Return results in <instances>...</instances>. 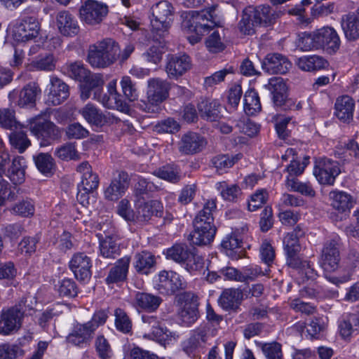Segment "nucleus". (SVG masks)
Wrapping results in <instances>:
<instances>
[{
	"label": "nucleus",
	"mask_w": 359,
	"mask_h": 359,
	"mask_svg": "<svg viewBox=\"0 0 359 359\" xmlns=\"http://www.w3.org/2000/svg\"><path fill=\"white\" fill-rule=\"evenodd\" d=\"M217 5H212L201 11H191L186 13L182 28L187 32L190 43L200 42L201 36L215 27H220L222 21L215 13Z\"/></svg>",
	"instance_id": "1"
},
{
	"label": "nucleus",
	"mask_w": 359,
	"mask_h": 359,
	"mask_svg": "<svg viewBox=\"0 0 359 359\" xmlns=\"http://www.w3.org/2000/svg\"><path fill=\"white\" fill-rule=\"evenodd\" d=\"M217 209L216 199L208 200L194 220V231L190 233L188 240L193 245H206L214 239L216 228L213 225V212Z\"/></svg>",
	"instance_id": "2"
},
{
	"label": "nucleus",
	"mask_w": 359,
	"mask_h": 359,
	"mask_svg": "<svg viewBox=\"0 0 359 359\" xmlns=\"http://www.w3.org/2000/svg\"><path fill=\"white\" fill-rule=\"evenodd\" d=\"M151 38L154 43H166L173 21L174 8L168 1H161L151 7Z\"/></svg>",
	"instance_id": "3"
},
{
	"label": "nucleus",
	"mask_w": 359,
	"mask_h": 359,
	"mask_svg": "<svg viewBox=\"0 0 359 359\" xmlns=\"http://www.w3.org/2000/svg\"><path fill=\"white\" fill-rule=\"evenodd\" d=\"M133 46H93L88 55V61L94 67L104 68L116 60L124 61L133 52Z\"/></svg>",
	"instance_id": "4"
},
{
	"label": "nucleus",
	"mask_w": 359,
	"mask_h": 359,
	"mask_svg": "<svg viewBox=\"0 0 359 359\" xmlns=\"http://www.w3.org/2000/svg\"><path fill=\"white\" fill-rule=\"evenodd\" d=\"M26 302L22 298L15 305L2 309L0 312V334L11 335L20 329L26 312Z\"/></svg>",
	"instance_id": "5"
},
{
	"label": "nucleus",
	"mask_w": 359,
	"mask_h": 359,
	"mask_svg": "<svg viewBox=\"0 0 359 359\" xmlns=\"http://www.w3.org/2000/svg\"><path fill=\"white\" fill-rule=\"evenodd\" d=\"M147 83V100L141 101L140 108L147 113H156L159 104L168 97L170 83L158 78L151 79Z\"/></svg>",
	"instance_id": "6"
},
{
	"label": "nucleus",
	"mask_w": 359,
	"mask_h": 359,
	"mask_svg": "<svg viewBox=\"0 0 359 359\" xmlns=\"http://www.w3.org/2000/svg\"><path fill=\"white\" fill-rule=\"evenodd\" d=\"M214 336V330L208 326L197 328L182 343V350L190 358H197L204 352Z\"/></svg>",
	"instance_id": "7"
},
{
	"label": "nucleus",
	"mask_w": 359,
	"mask_h": 359,
	"mask_svg": "<svg viewBox=\"0 0 359 359\" xmlns=\"http://www.w3.org/2000/svg\"><path fill=\"white\" fill-rule=\"evenodd\" d=\"M26 127L37 139L45 142L56 140L61 137V129L40 114L27 121Z\"/></svg>",
	"instance_id": "8"
},
{
	"label": "nucleus",
	"mask_w": 359,
	"mask_h": 359,
	"mask_svg": "<svg viewBox=\"0 0 359 359\" xmlns=\"http://www.w3.org/2000/svg\"><path fill=\"white\" fill-rule=\"evenodd\" d=\"M299 44L311 45H339V36L332 27L325 26L313 32H300L297 34V41Z\"/></svg>",
	"instance_id": "9"
},
{
	"label": "nucleus",
	"mask_w": 359,
	"mask_h": 359,
	"mask_svg": "<svg viewBox=\"0 0 359 359\" xmlns=\"http://www.w3.org/2000/svg\"><path fill=\"white\" fill-rule=\"evenodd\" d=\"M186 287L183 277L173 271H161L154 279V288L163 294L172 295Z\"/></svg>",
	"instance_id": "10"
},
{
	"label": "nucleus",
	"mask_w": 359,
	"mask_h": 359,
	"mask_svg": "<svg viewBox=\"0 0 359 359\" xmlns=\"http://www.w3.org/2000/svg\"><path fill=\"white\" fill-rule=\"evenodd\" d=\"M81 174V181L78 185L77 200L82 204L88 203V195L97 189L100 180L98 175L92 170L91 165L87 161L80 163L76 168Z\"/></svg>",
	"instance_id": "11"
},
{
	"label": "nucleus",
	"mask_w": 359,
	"mask_h": 359,
	"mask_svg": "<svg viewBox=\"0 0 359 359\" xmlns=\"http://www.w3.org/2000/svg\"><path fill=\"white\" fill-rule=\"evenodd\" d=\"M339 163L330 158L321 157L316 161L313 175L321 184L332 185L339 175Z\"/></svg>",
	"instance_id": "12"
},
{
	"label": "nucleus",
	"mask_w": 359,
	"mask_h": 359,
	"mask_svg": "<svg viewBox=\"0 0 359 359\" xmlns=\"http://www.w3.org/2000/svg\"><path fill=\"white\" fill-rule=\"evenodd\" d=\"M108 6L95 0H86L79 8L81 20L90 25H99L108 13Z\"/></svg>",
	"instance_id": "13"
},
{
	"label": "nucleus",
	"mask_w": 359,
	"mask_h": 359,
	"mask_svg": "<svg viewBox=\"0 0 359 359\" xmlns=\"http://www.w3.org/2000/svg\"><path fill=\"white\" fill-rule=\"evenodd\" d=\"M339 248V238L337 237L324 244L320 264L326 273L334 271L338 269L340 262Z\"/></svg>",
	"instance_id": "14"
},
{
	"label": "nucleus",
	"mask_w": 359,
	"mask_h": 359,
	"mask_svg": "<svg viewBox=\"0 0 359 359\" xmlns=\"http://www.w3.org/2000/svg\"><path fill=\"white\" fill-rule=\"evenodd\" d=\"M192 62L185 53L170 54L167 56L165 72L170 79H177L191 69Z\"/></svg>",
	"instance_id": "15"
},
{
	"label": "nucleus",
	"mask_w": 359,
	"mask_h": 359,
	"mask_svg": "<svg viewBox=\"0 0 359 359\" xmlns=\"http://www.w3.org/2000/svg\"><path fill=\"white\" fill-rule=\"evenodd\" d=\"M40 29L39 22L32 17L23 19L13 28V39L20 43H26L35 39L39 35Z\"/></svg>",
	"instance_id": "16"
},
{
	"label": "nucleus",
	"mask_w": 359,
	"mask_h": 359,
	"mask_svg": "<svg viewBox=\"0 0 359 359\" xmlns=\"http://www.w3.org/2000/svg\"><path fill=\"white\" fill-rule=\"evenodd\" d=\"M302 233H297V231L287 233L283 238V248L286 255V264L290 267H297L300 264L299 255L301 245L299 238Z\"/></svg>",
	"instance_id": "17"
},
{
	"label": "nucleus",
	"mask_w": 359,
	"mask_h": 359,
	"mask_svg": "<svg viewBox=\"0 0 359 359\" xmlns=\"http://www.w3.org/2000/svg\"><path fill=\"white\" fill-rule=\"evenodd\" d=\"M69 266L75 278L80 281H86L91 277V259L83 252L74 254L69 262Z\"/></svg>",
	"instance_id": "18"
},
{
	"label": "nucleus",
	"mask_w": 359,
	"mask_h": 359,
	"mask_svg": "<svg viewBox=\"0 0 359 359\" xmlns=\"http://www.w3.org/2000/svg\"><path fill=\"white\" fill-rule=\"evenodd\" d=\"M130 178L127 172L121 171L115 176L104 191V198L116 201L121 198L129 187Z\"/></svg>",
	"instance_id": "19"
},
{
	"label": "nucleus",
	"mask_w": 359,
	"mask_h": 359,
	"mask_svg": "<svg viewBox=\"0 0 359 359\" xmlns=\"http://www.w3.org/2000/svg\"><path fill=\"white\" fill-rule=\"evenodd\" d=\"M95 332L86 323H76L74 325L71 332L67 337V341L80 348H86L90 346Z\"/></svg>",
	"instance_id": "20"
},
{
	"label": "nucleus",
	"mask_w": 359,
	"mask_h": 359,
	"mask_svg": "<svg viewBox=\"0 0 359 359\" xmlns=\"http://www.w3.org/2000/svg\"><path fill=\"white\" fill-rule=\"evenodd\" d=\"M46 102L48 105L57 106L65 102L69 95V86L57 77L51 76Z\"/></svg>",
	"instance_id": "21"
},
{
	"label": "nucleus",
	"mask_w": 359,
	"mask_h": 359,
	"mask_svg": "<svg viewBox=\"0 0 359 359\" xmlns=\"http://www.w3.org/2000/svg\"><path fill=\"white\" fill-rule=\"evenodd\" d=\"M82 83L81 85V99L83 100L88 99L91 95V92L93 91V99L97 100L96 97H100L102 95L101 91L102 90L105 80L102 74H91L89 72V74Z\"/></svg>",
	"instance_id": "22"
},
{
	"label": "nucleus",
	"mask_w": 359,
	"mask_h": 359,
	"mask_svg": "<svg viewBox=\"0 0 359 359\" xmlns=\"http://www.w3.org/2000/svg\"><path fill=\"white\" fill-rule=\"evenodd\" d=\"M291 67L292 63L280 53L267 54L262 62V68L269 74H284Z\"/></svg>",
	"instance_id": "23"
},
{
	"label": "nucleus",
	"mask_w": 359,
	"mask_h": 359,
	"mask_svg": "<svg viewBox=\"0 0 359 359\" xmlns=\"http://www.w3.org/2000/svg\"><path fill=\"white\" fill-rule=\"evenodd\" d=\"M205 144V140L200 135L189 132L182 135L178 149L182 154H194L201 151Z\"/></svg>",
	"instance_id": "24"
},
{
	"label": "nucleus",
	"mask_w": 359,
	"mask_h": 359,
	"mask_svg": "<svg viewBox=\"0 0 359 359\" xmlns=\"http://www.w3.org/2000/svg\"><path fill=\"white\" fill-rule=\"evenodd\" d=\"M250 15H252L254 21L258 25L269 26L273 25L280 15L269 5H259L257 6H248Z\"/></svg>",
	"instance_id": "25"
},
{
	"label": "nucleus",
	"mask_w": 359,
	"mask_h": 359,
	"mask_svg": "<svg viewBox=\"0 0 359 359\" xmlns=\"http://www.w3.org/2000/svg\"><path fill=\"white\" fill-rule=\"evenodd\" d=\"M130 262V257L127 256L118 259L114 266L109 269L105 279L106 283L109 285L124 282L127 278Z\"/></svg>",
	"instance_id": "26"
},
{
	"label": "nucleus",
	"mask_w": 359,
	"mask_h": 359,
	"mask_svg": "<svg viewBox=\"0 0 359 359\" xmlns=\"http://www.w3.org/2000/svg\"><path fill=\"white\" fill-rule=\"evenodd\" d=\"M295 64L304 72H316L328 67V62L323 57L313 55H304L295 60Z\"/></svg>",
	"instance_id": "27"
},
{
	"label": "nucleus",
	"mask_w": 359,
	"mask_h": 359,
	"mask_svg": "<svg viewBox=\"0 0 359 359\" xmlns=\"http://www.w3.org/2000/svg\"><path fill=\"white\" fill-rule=\"evenodd\" d=\"M330 197L333 208L343 214L340 217V219H342L353 206L352 196L345 191L336 190L330 193Z\"/></svg>",
	"instance_id": "28"
},
{
	"label": "nucleus",
	"mask_w": 359,
	"mask_h": 359,
	"mask_svg": "<svg viewBox=\"0 0 359 359\" xmlns=\"http://www.w3.org/2000/svg\"><path fill=\"white\" fill-rule=\"evenodd\" d=\"M185 297H187V298L182 304L179 316L182 323L185 325L189 326L194 323L198 319V303L196 299L194 298V296L189 298V294H187Z\"/></svg>",
	"instance_id": "29"
},
{
	"label": "nucleus",
	"mask_w": 359,
	"mask_h": 359,
	"mask_svg": "<svg viewBox=\"0 0 359 359\" xmlns=\"http://www.w3.org/2000/svg\"><path fill=\"white\" fill-rule=\"evenodd\" d=\"M163 206L158 201H151L140 205L135 213V221L144 222L148 221L151 216H161Z\"/></svg>",
	"instance_id": "30"
},
{
	"label": "nucleus",
	"mask_w": 359,
	"mask_h": 359,
	"mask_svg": "<svg viewBox=\"0 0 359 359\" xmlns=\"http://www.w3.org/2000/svg\"><path fill=\"white\" fill-rule=\"evenodd\" d=\"M57 27L65 36L76 35L79 32L77 22L67 11H60L56 16Z\"/></svg>",
	"instance_id": "31"
},
{
	"label": "nucleus",
	"mask_w": 359,
	"mask_h": 359,
	"mask_svg": "<svg viewBox=\"0 0 359 359\" xmlns=\"http://www.w3.org/2000/svg\"><path fill=\"white\" fill-rule=\"evenodd\" d=\"M135 306L147 312L156 311L161 304L162 299L153 294L137 292L135 295Z\"/></svg>",
	"instance_id": "32"
},
{
	"label": "nucleus",
	"mask_w": 359,
	"mask_h": 359,
	"mask_svg": "<svg viewBox=\"0 0 359 359\" xmlns=\"http://www.w3.org/2000/svg\"><path fill=\"white\" fill-rule=\"evenodd\" d=\"M355 102L348 95H344L337 99L335 102V115L343 121H347L353 118Z\"/></svg>",
	"instance_id": "33"
},
{
	"label": "nucleus",
	"mask_w": 359,
	"mask_h": 359,
	"mask_svg": "<svg viewBox=\"0 0 359 359\" xmlns=\"http://www.w3.org/2000/svg\"><path fill=\"white\" fill-rule=\"evenodd\" d=\"M273 95V102L276 107L284 104L286 99L287 86L280 77H273L269 79L268 85L265 86Z\"/></svg>",
	"instance_id": "34"
},
{
	"label": "nucleus",
	"mask_w": 359,
	"mask_h": 359,
	"mask_svg": "<svg viewBox=\"0 0 359 359\" xmlns=\"http://www.w3.org/2000/svg\"><path fill=\"white\" fill-rule=\"evenodd\" d=\"M221 104L217 100H202L198 104L201 116L210 121H215L221 117Z\"/></svg>",
	"instance_id": "35"
},
{
	"label": "nucleus",
	"mask_w": 359,
	"mask_h": 359,
	"mask_svg": "<svg viewBox=\"0 0 359 359\" xmlns=\"http://www.w3.org/2000/svg\"><path fill=\"white\" fill-rule=\"evenodd\" d=\"M156 264L154 256L149 252L142 251L135 256L134 267L137 272L149 274Z\"/></svg>",
	"instance_id": "36"
},
{
	"label": "nucleus",
	"mask_w": 359,
	"mask_h": 359,
	"mask_svg": "<svg viewBox=\"0 0 359 359\" xmlns=\"http://www.w3.org/2000/svg\"><path fill=\"white\" fill-rule=\"evenodd\" d=\"M41 92L39 86L35 83H30L26 85L20 92L18 101V105L22 107L33 106Z\"/></svg>",
	"instance_id": "37"
},
{
	"label": "nucleus",
	"mask_w": 359,
	"mask_h": 359,
	"mask_svg": "<svg viewBox=\"0 0 359 359\" xmlns=\"http://www.w3.org/2000/svg\"><path fill=\"white\" fill-rule=\"evenodd\" d=\"M242 297L243 293L240 290L228 288L221 294L219 303L224 309H233L237 306Z\"/></svg>",
	"instance_id": "38"
},
{
	"label": "nucleus",
	"mask_w": 359,
	"mask_h": 359,
	"mask_svg": "<svg viewBox=\"0 0 359 359\" xmlns=\"http://www.w3.org/2000/svg\"><path fill=\"white\" fill-rule=\"evenodd\" d=\"M242 241L235 233L227 236L222 242V247L224 249L227 256L232 259H238L241 257L242 252Z\"/></svg>",
	"instance_id": "39"
},
{
	"label": "nucleus",
	"mask_w": 359,
	"mask_h": 359,
	"mask_svg": "<svg viewBox=\"0 0 359 359\" xmlns=\"http://www.w3.org/2000/svg\"><path fill=\"white\" fill-rule=\"evenodd\" d=\"M100 238V252L104 258L114 259L119 254V247L111 234H107Z\"/></svg>",
	"instance_id": "40"
},
{
	"label": "nucleus",
	"mask_w": 359,
	"mask_h": 359,
	"mask_svg": "<svg viewBox=\"0 0 359 359\" xmlns=\"http://www.w3.org/2000/svg\"><path fill=\"white\" fill-rule=\"evenodd\" d=\"M341 27L348 41H355L359 38V20L355 15L348 14L343 16Z\"/></svg>",
	"instance_id": "41"
},
{
	"label": "nucleus",
	"mask_w": 359,
	"mask_h": 359,
	"mask_svg": "<svg viewBox=\"0 0 359 359\" xmlns=\"http://www.w3.org/2000/svg\"><path fill=\"white\" fill-rule=\"evenodd\" d=\"M242 156L241 154H237L231 156L226 154L218 155L212 158L211 162L214 168H215L217 172L223 174L226 172L228 169L238 162Z\"/></svg>",
	"instance_id": "42"
},
{
	"label": "nucleus",
	"mask_w": 359,
	"mask_h": 359,
	"mask_svg": "<svg viewBox=\"0 0 359 359\" xmlns=\"http://www.w3.org/2000/svg\"><path fill=\"white\" fill-rule=\"evenodd\" d=\"M8 177L13 184H21L25 180V159L18 156L13 160L8 170Z\"/></svg>",
	"instance_id": "43"
},
{
	"label": "nucleus",
	"mask_w": 359,
	"mask_h": 359,
	"mask_svg": "<svg viewBox=\"0 0 359 359\" xmlns=\"http://www.w3.org/2000/svg\"><path fill=\"white\" fill-rule=\"evenodd\" d=\"M243 109L246 114L252 116L260 111L262 107L257 93L254 90L245 92L243 99Z\"/></svg>",
	"instance_id": "44"
},
{
	"label": "nucleus",
	"mask_w": 359,
	"mask_h": 359,
	"mask_svg": "<svg viewBox=\"0 0 359 359\" xmlns=\"http://www.w3.org/2000/svg\"><path fill=\"white\" fill-rule=\"evenodd\" d=\"M96 97L97 100L106 108L116 109L121 111H124L127 109L126 103L118 92L101 95L100 97Z\"/></svg>",
	"instance_id": "45"
},
{
	"label": "nucleus",
	"mask_w": 359,
	"mask_h": 359,
	"mask_svg": "<svg viewBox=\"0 0 359 359\" xmlns=\"http://www.w3.org/2000/svg\"><path fill=\"white\" fill-rule=\"evenodd\" d=\"M285 187L288 191L299 192L306 196L313 197L316 191L309 182H302L296 178L286 177Z\"/></svg>",
	"instance_id": "46"
},
{
	"label": "nucleus",
	"mask_w": 359,
	"mask_h": 359,
	"mask_svg": "<svg viewBox=\"0 0 359 359\" xmlns=\"http://www.w3.org/2000/svg\"><path fill=\"white\" fill-rule=\"evenodd\" d=\"M215 187L225 201H234L241 194V190L237 184H229L224 181L217 182Z\"/></svg>",
	"instance_id": "47"
},
{
	"label": "nucleus",
	"mask_w": 359,
	"mask_h": 359,
	"mask_svg": "<svg viewBox=\"0 0 359 359\" xmlns=\"http://www.w3.org/2000/svg\"><path fill=\"white\" fill-rule=\"evenodd\" d=\"M191 252V250H190L186 245L176 244L167 250L166 257L182 266Z\"/></svg>",
	"instance_id": "48"
},
{
	"label": "nucleus",
	"mask_w": 359,
	"mask_h": 359,
	"mask_svg": "<svg viewBox=\"0 0 359 359\" xmlns=\"http://www.w3.org/2000/svg\"><path fill=\"white\" fill-rule=\"evenodd\" d=\"M155 175L171 183H177L181 180L180 170L174 165H164L155 171Z\"/></svg>",
	"instance_id": "49"
},
{
	"label": "nucleus",
	"mask_w": 359,
	"mask_h": 359,
	"mask_svg": "<svg viewBox=\"0 0 359 359\" xmlns=\"http://www.w3.org/2000/svg\"><path fill=\"white\" fill-rule=\"evenodd\" d=\"M80 114L90 124L101 126L103 113L93 104H87L80 110Z\"/></svg>",
	"instance_id": "50"
},
{
	"label": "nucleus",
	"mask_w": 359,
	"mask_h": 359,
	"mask_svg": "<svg viewBox=\"0 0 359 359\" xmlns=\"http://www.w3.org/2000/svg\"><path fill=\"white\" fill-rule=\"evenodd\" d=\"M182 266L190 273L201 272L205 266L204 258L191 250Z\"/></svg>",
	"instance_id": "51"
},
{
	"label": "nucleus",
	"mask_w": 359,
	"mask_h": 359,
	"mask_svg": "<svg viewBox=\"0 0 359 359\" xmlns=\"http://www.w3.org/2000/svg\"><path fill=\"white\" fill-rule=\"evenodd\" d=\"M9 140L11 144L20 153H23L31 144L26 133L21 130L11 133L9 135Z\"/></svg>",
	"instance_id": "52"
},
{
	"label": "nucleus",
	"mask_w": 359,
	"mask_h": 359,
	"mask_svg": "<svg viewBox=\"0 0 359 359\" xmlns=\"http://www.w3.org/2000/svg\"><path fill=\"white\" fill-rule=\"evenodd\" d=\"M67 74L72 79L83 82L86 76L89 74V70L86 69L83 64L80 62L67 64L65 67Z\"/></svg>",
	"instance_id": "53"
},
{
	"label": "nucleus",
	"mask_w": 359,
	"mask_h": 359,
	"mask_svg": "<svg viewBox=\"0 0 359 359\" xmlns=\"http://www.w3.org/2000/svg\"><path fill=\"white\" fill-rule=\"evenodd\" d=\"M11 210L13 214L24 217H29L34 215L35 205L32 200L26 199L16 203Z\"/></svg>",
	"instance_id": "54"
},
{
	"label": "nucleus",
	"mask_w": 359,
	"mask_h": 359,
	"mask_svg": "<svg viewBox=\"0 0 359 359\" xmlns=\"http://www.w3.org/2000/svg\"><path fill=\"white\" fill-rule=\"evenodd\" d=\"M260 347L266 359H283L282 346L278 342L263 343Z\"/></svg>",
	"instance_id": "55"
},
{
	"label": "nucleus",
	"mask_w": 359,
	"mask_h": 359,
	"mask_svg": "<svg viewBox=\"0 0 359 359\" xmlns=\"http://www.w3.org/2000/svg\"><path fill=\"white\" fill-rule=\"evenodd\" d=\"M114 316L116 329L123 333H129L132 329V323L126 312L121 309H116Z\"/></svg>",
	"instance_id": "56"
},
{
	"label": "nucleus",
	"mask_w": 359,
	"mask_h": 359,
	"mask_svg": "<svg viewBox=\"0 0 359 359\" xmlns=\"http://www.w3.org/2000/svg\"><path fill=\"white\" fill-rule=\"evenodd\" d=\"M249 8L247 7L244 11L238 27L240 31L244 34L251 35L255 33V27L257 25L253 19L252 15H250Z\"/></svg>",
	"instance_id": "57"
},
{
	"label": "nucleus",
	"mask_w": 359,
	"mask_h": 359,
	"mask_svg": "<svg viewBox=\"0 0 359 359\" xmlns=\"http://www.w3.org/2000/svg\"><path fill=\"white\" fill-rule=\"evenodd\" d=\"M300 264L297 267H292L295 269L302 282L306 280H313L317 276V273L310 264L309 262L304 260L302 258L299 259Z\"/></svg>",
	"instance_id": "58"
},
{
	"label": "nucleus",
	"mask_w": 359,
	"mask_h": 359,
	"mask_svg": "<svg viewBox=\"0 0 359 359\" xmlns=\"http://www.w3.org/2000/svg\"><path fill=\"white\" fill-rule=\"evenodd\" d=\"M55 154L63 161L76 160L79 158V154L73 143H66L56 149Z\"/></svg>",
	"instance_id": "59"
},
{
	"label": "nucleus",
	"mask_w": 359,
	"mask_h": 359,
	"mask_svg": "<svg viewBox=\"0 0 359 359\" xmlns=\"http://www.w3.org/2000/svg\"><path fill=\"white\" fill-rule=\"evenodd\" d=\"M269 271V269L262 271L258 265H250L242 269V282L253 281L259 276H266Z\"/></svg>",
	"instance_id": "60"
},
{
	"label": "nucleus",
	"mask_w": 359,
	"mask_h": 359,
	"mask_svg": "<svg viewBox=\"0 0 359 359\" xmlns=\"http://www.w3.org/2000/svg\"><path fill=\"white\" fill-rule=\"evenodd\" d=\"M338 329L340 336L345 340H350L353 337L359 334V332L346 316L339 321Z\"/></svg>",
	"instance_id": "61"
},
{
	"label": "nucleus",
	"mask_w": 359,
	"mask_h": 359,
	"mask_svg": "<svg viewBox=\"0 0 359 359\" xmlns=\"http://www.w3.org/2000/svg\"><path fill=\"white\" fill-rule=\"evenodd\" d=\"M38 170L44 175L51 173L54 166L53 159L48 154L41 153L34 158Z\"/></svg>",
	"instance_id": "62"
},
{
	"label": "nucleus",
	"mask_w": 359,
	"mask_h": 359,
	"mask_svg": "<svg viewBox=\"0 0 359 359\" xmlns=\"http://www.w3.org/2000/svg\"><path fill=\"white\" fill-rule=\"evenodd\" d=\"M142 320L144 323L148 324L151 327L152 333L156 338L163 337L165 334L168 336V330L161 325L160 322L154 316L143 315Z\"/></svg>",
	"instance_id": "63"
},
{
	"label": "nucleus",
	"mask_w": 359,
	"mask_h": 359,
	"mask_svg": "<svg viewBox=\"0 0 359 359\" xmlns=\"http://www.w3.org/2000/svg\"><path fill=\"white\" fill-rule=\"evenodd\" d=\"M96 351L101 359H111L112 350L111 346L103 335H98L95 341Z\"/></svg>",
	"instance_id": "64"
}]
</instances>
